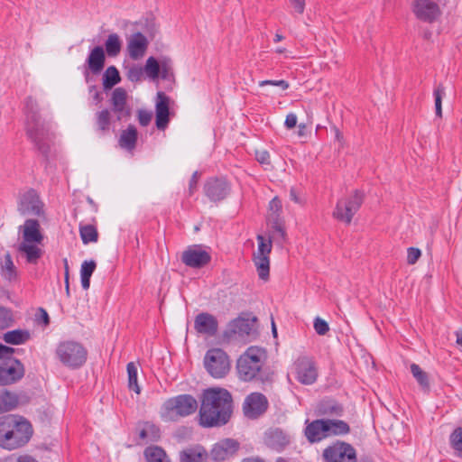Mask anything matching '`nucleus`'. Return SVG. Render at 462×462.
<instances>
[{"mask_svg":"<svg viewBox=\"0 0 462 462\" xmlns=\"http://www.w3.org/2000/svg\"><path fill=\"white\" fill-rule=\"evenodd\" d=\"M33 430L32 424L22 416L7 414L0 417V447L7 450L26 445Z\"/></svg>","mask_w":462,"mask_h":462,"instance_id":"nucleus-3","label":"nucleus"},{"mask_svg":"<svg viewBox=\"0 0 462 462\" xmlns=\"http://www.w3.org/2000/svg\"><path fill=\"white\" fill-rule=\"evenodd\" d=\"M275 86L280 87L282 90H286L289 88V83L286 80L280 79V80H262L259 82L260 87L264 86Z\"/></svg>","mask_w":462,"mask_h":462,"instance_id":"nucleus-52","label":"nucleus"},{"mask_svg":"<svg viewBox=\"0 0 462 462\" xmlns=\"http://www.w3.org/2000/svg\"><path fill=\"white\" fill-rule=\"evenodd\" d=\"M199 174L198 171H195L192 176H191V179L189 180V194L191 195L194 190L197 189V184H198V181H199Z\"/></svg>","mask_w":462,"mask_h":462,"instance_id":"nucleus-61","label":"nucleus"},{"mask_svg":"<svg viewBox=\"0 0 462 462\" xmlns=\"http://www.w3.org/2000/svg\"><path fill=\"white\" fill-rule=\"evenodd\" d=\"M420 255H421V252L420 249L415 248V247L408 248L407 263L409 264H414L419 260Z\"/></svg>","mask_w":462,"mask_h":462,"instance_id":"nucleus-51","label":"nucleus"},{"mask_svg":"<svg viewBox=\"0 0 462 462\" xmlns=\"http://www.w3.org/2000/svg\"><path fill=\"white\" fill-rule=\"evenodd\" d=\"M297 379L303 384H312L318 376L312 359L300 356L294 363Z\"/></svg>","mask_w":462,"mask_h":462,"instance_id":"nucleus-17","label":"nucleus"},{"mask_svg":"<svg viewBox=\"0 0 462 462\" xmlns=\"http://www.w3.org/2000/svg\"><path fill=\"white\" fill-rule=\"evenodd\" d=\"M147 462H169L165 451L160 447H149L144 450Z\"/></svg>","mask_w":462,"mask_h":462,"instance_id":"nucleus-38","label":"nucleus"},{"mask_svg":"<svg viewBox=\"0 0 462 462\" xmlns=\"http://www.w3.org/2000/svg\"><path fill=\"white\" fill-rule=\"evenodd\" d=\"M290 3L299 14H303L305 9V0H290Z\"/></svg>","mask_w":462,"mask_h":462,"instance_id":"nucleus-60","label":"nucleus"},{"mask_svg":"<svg viewBox=\"0 0 462 462\" xmlns=\"http://www.w3.org/2000/svg\"><path fill=\"white\" fill-rule=\"evenodd\" d=\"M111 123V113L108 109H103L96 114L97 130L105 134L108 132Z\"/></svg>","mask_w":462,"mask_h":462,"instance_id":"nucleus-37","label":"nucleus"},{"mask_svg":"<svg viewBox=\"0 0 462 462\" xmlns=\"http://www.w3.org/2000/svg\"><path fill=\"white\" fill-rule=\"evenodd\" d=\"M326 423L328 427V433L330 436L346 435L350 432L349 425L340 420H326Z\"/></svg>","mask_w":462,"mask_h":462,"instance_id":"nucleus-35","label":"nucleus"},{"mask_svg":"<svg viewBox=\"0 0 462 462\" xmlns=\"http://www.w3.org/2000/svg\"><path fill=\"white\" fill-rule=\"evenodd\" d=\"M143 74V70L142 68L133 67V68L129 69L127 77H128V79L133 82L139 81L142 79Z\"/></svg>","mask_w":462,"mask_h":462,"instance_id":"nucleus-54","label":"nucleus"},{"mask_svg":"<svg viewBox=\"0 0 462 462\" xmlns=\"http://www.w3.org/2000/svg\"><path fill=\"white\" fill-rule=\"evenodd\" d=\"M208 453L201 446L188 448L180 453V462H205Z\"/></svg>","mask_w":462,"mask_h":462,"instance_id":"nucleus-29","label":"nucleus"},{"mask_svg":"<svg viewBox=\"0 0 462 462\" xmlns=\"http://www.w3.org/2000/svg\"><path fill=\"white\" fill-rule=\"evenodd\" d=\"M204 365L214 378H223L230 370L228 356L220 348L209 349L205 356Z\"/></svg>","mask_w":462,"mask_h":462,"instance_id":"nucleus-8","label":"nucleus"},{"mask_svg":"<svg viewBox=\"0 0 462 462\" xmlns=\"http://www.w3.org/2000/svg\"><path fill=\"white\" fill-rule=\"evenodd\" d=\"M217 320L209 313L202 312L195 318L194 328L199 334L214 336L217 331Z\"/></svg>","mask_w":462,"mask_h":462,"instance_id":"nucleus-23","label":"nucleus"},{"mask_svg":"<svg viewBox=\"0 0 462 462\" xmlns=\"http://www.w3.org/2000/svg\"><path fill=\"white\" fill-rule=\"evenodd\" d=\"M313 327L317 334L323 336L326 335L327 332L329 330V327L327 321L320 319L319 317H317L314 319Z\"/></svg>","mask_w":462,"mask_h":462,"instance_id":"nucleus-47","label":"nucleus"},{"mask_svg":"<svg viewBox=\"0 0 462 462\" xmlns=\"http://www.w3.org/2000/svg\"><path fill=\"white\" fill-rule=\"evenodd\" d=\"M106 52L109 57H116L122 49V42L116 33L108 35L105 42Z\"/></svg>","mask_w":462,"mask_h":462,"instance_id":"nucleus-36","label":"nucleus"},{"mask_svg":"<svg viewBox=\"0 0 462 462\" xmlns=\"http://www.w3.org/2000/svg\"><path fill=\"white\" fill-rule=\"evenodd\" d=\"M138 139V132L134 125H129L123 130L118 139V144L122 149L132 152L135 149Z\"/></svg>","mask_w":462,"mask_h":462,"instance_id":"nucleus-28","label":"nucleus"},{"mask_svg":"<svg viewBox=\"0 0 462 462\" xmlns=\"http://www.w3.org/2000/svg\"><path fill=\"white\" fill-rule=\"evenodd\" d=\"M306 424L307 426L305 428L304 434L309 442H319L322 439L329 437L328 427L326 423V420L319 419L311 422L306 420Z\"/></svg>","mask_w":462,"mask_h":462,"instance_id":"nucleus-22","label":"nucleus"},{"mask_svg":"<svg viewBox=\"0 0 462 462\" xmlns=\"http://www.w3.org/2000/svg\"><path fill=\"white\" fill-rule=\"evenodd\" d=\"M284 125L288 129H292L297 125V116L294 113H289L286 116Z\"/></svg>","mask_w":462,"mask_h":462,"instance_id":"nucleus-58","label":"nucleus"},{"mask_svg":"<svg viewBox=\"0 0 462 462\" xmlns=\"http://www.w3.org/2000/svg\"><path fill=\"white\" fill-rule=\"evenodd\" d=\"M363 201L364 194L357 189L355 190L350 197L337 201L336 208L333 211V217L337 220L349 225L354 215L360 208Z\"/></svg>","mask_w":462,"mask_h":462,"instance_id":"nucleus-9","label":"nucleus"},{"mask_svg":"<svg viewBox=\"0 0 462 462\" xmlns=\"http://www.w3.org/2000/svg\"><path fill=\"white\" fill-rule=\"evenodd\" d=\"M326 462H356V452L354 447L346 442L337 441L323 451Z\"/></svg>","mask_w":462,"mask_h":462,"instance_id":"nucleus-11","label":"nucleus"},{"mask_svg":"<svg viewBox=\"0 0 462 462\" xmlns=\"http://www.w3.org/2000/svg\"><path fill=\"white\" fill-rule=\"evenodd\" d=\"M229 189L228 183L223 179H209L204 185L205 195L214 202L223 200Z\"/></svg>","mask_w":462,"mask_h":462,"instance_id":"nucleus-19","label":"nucleus"},{"mask_svg":"<svg viewBox=\"0 0 462 462\" xmlns=\"http://www.w3.org/2000/svg\"><path fill=\"white\" fill-rule=\"evenodd\" d=\"M80 236L84 244L97 242L98 234L97 228L92 225H86L79 228Z\"/></svg>","mask_w":462,"mask_h":462,"instance_id":"nucleus-40","label":"nucleus"},{"mask_svg":"<svg viewBox=\"0 0 462 462\" xmlns=\"http://www.w3.org/2000/svg\"><path fill=\"white\" fill-rule=\"evenodd\" d=\"M127 93L123 88L114 89L111 97V105L113 111L116 114L117 120L130 116V110L126 106Z\"/></svg>","mask_w":462,"mask_h":462,"instance_id":"nucleus-24","label":"nucleus"},{"mask_svg":"<svg viewBox=\"0 0 462 462\" xmlns=\"http://www.w3.org/2000/svg\"><path fill=\"white\" fill-rule=\"evenodd\" d=\"M170 97L162 91H159L156 96L155 103V116H156V127L159 130H164L170 122Z\"/></svg>","mask_w":462,"mask_h":462,"instance_id":"nucleus-20","label":"nucleus"},{"mask_svg":"<svg viewBox=\"0 0 462 462\" xmlns=\"http://www.w3.org/2000/svg\"><path fill=\"white\" fill-rule=\"evenodd\" d=\"M282 208V201L278 199V197H274L269 203V209L271 213L268 217H273V215L280 217Z\"/></svg>","mask_w":462,"mask_h":462,"instance_id":"nucleus-50","label":"nucleus"},{"mask_svg":"<svg viewBox=\"0 0 462 462\" xmlns=\"http://www.w3.org/2000/svg\"><path fill=\"white\" fill-rule=\"evenodd\" d=\"M19 232L22 234V241L18 245V251L25 255L27 263H37L43 254L42 249L39 246L43 241L39 221L26 219L24 224L19 226Z\"/></svg>","mask_w":462,"mask_h":462,"instance_id":"nucleus-5","label":"nucleus"},{"mask_svg":"<svg viewBox=\"0 0 462 462\" xmlns=\"http://www.w3.org/2000/svg\"><path fill=\"white\" fill-rule=\"evenodd\" d=\"M240 448V443L234 439H224L217 442L210 450L208 457L213 462H223L235 457Z\"/></svg>","mask_w":462,"mask_h":462,"instance_id":"nucleus-13","label":"nucleus"},{"mask_svg":"<svg viewBox=\"0 0 462 462\" xmlns=\"http://www.w3.org/2000/svg\"><path fill=\"white\" fill-rule=\"evenodd\" d=\"M105 60L106 54L103 47L96 46L87 59L88 68L92 73L97 74L104 69Z\"/></svg>","mask_w":462,"mask_h":462,"instance_id":"nucleus-26","label":"nucleus"},{"mask_svg":"<svg viewBox=\"0 0 462 462\" xmlns=\"http://www.w3.org/2000/svg\"><path fill=\"white\" fill-rule=\"evenodd\" d=\"M255 158L261 164L270 165V153L266 150H257L255 152Z\"/></svg>","mask_w":462,"mask_h":462,"instance_id":"nucleus-55","label":"nucleus"},{"mask_svg":"<svg viewBox=\"0 0 462 462\" xmlns=\"http://www.w3.org/2000/svg\"><path fill=\"white\" fill-rule=\"evenodd\" d=\"M38 312L39 314L37 315V321L42 322L44 326H48L50 323V318L47 311L42 308H39Z\"/></svg>","mask_w":462,"mask_h":462,"instance_id":"nucleus-59","label":"nucleus"},{"mask_svg":"<svg viewBox=\"0 0 462 462\" xmlns=\"http://www.w3.org/2000/svg\"><path fill=\"white\" fill-rule=\"evenodd\" d=\"M96 262L93 260L83 262L80 269V277L90 278L96 269Z\"/></svg>","mask_w":462,"mask_h":462,"instance_id":"nucleus-46","label":"nucleus"},{"mask_svg":"<svg viewBox=\"0 0 462 462\" xmlns=\"http://www.w3.org/2000/svg\"><path fill=\"white\" fill-rule=\"evenodd\" d=\"M435 113L439 118L442 117V98L446 96L445 88L442 84H439L434 91Z\"/></svg>","mask_w":462,"mask_h":462,"instance_id":"nucleus-42","label":"nucleus"},{"mask_svg":"<svg viewBox=\"0 0 462 462\" xmlns=\"http://www.w3.org/2000/svg\"><path fill=\"white\" fill-rule=\"evenodd\" d=\"M14 353V349L13 347L5 346L0 343V360H6L8 358H13L12 355Z\"/></svg>","mask_w":462,"mask_h":462,"instance_id":"nucleus-56","label":"nucleus"},{"mask_svg":"<svg viewBox=\"0 0 462 462\" xmlns=\"http://www.w3.org/2000/svg\"><path fill=\"white\" fill-rule=\"evenodd\" d=\"M18 462H36V460L30 456H21L18 458Z\"/></svg>","mask_w":462,"mask_h":462,"instance_id":"nucleus-64","label":"nucleus"},{"mask_svg":"<svg viewBox=\"0 0 462 462\" xmlns=\"http://www.w3.org/2000/svg\"><path fill=\"white\" fill-rule=\"evenodd\" d=\"M121 81L118 69L115 66H109L103 75V88L105 90L111 89Z\"/></svg>","mask_w":462,"mask_h":462,"instance_id":"nucleus-33","label":"nucleus"},{"mask_svg":"<svg viewBox=\"0 0 462 462\" xmlns=\"http://www.w3.org/2000/svg\"><path fill=\"white\" fill-rule=\"evenodd\" d=\"M268 220L271 223L273 229H274L280 236L284 239L286 233L281 217L277 215H273V217H268Z\"/></svg>","mask_w":462,"mask_h":462,"instance_id":"nucleus-45","label":"nucleus"},{"mask_svg":"<svg viewBox=\"0 0 462 462\" xmlns=\"http://www.w3.org/2000/svg\"><path fill=\"white\" fill-rule=\"evenodd\" d=\"M233 414V398L224 388L203 391L199 410V422L204 428H218L228 423Z\"/></svg>","mask_w":462,"mask_h":462,"instance_id":"nucleus-1","label":"nucleus"},{"mask_svg":"<svg viewBox=\"0 0 462 462\" xmlns=\"http://www.w3.org/2000/svg\"><path fill=\"white\" fill-rule=\"evenodd\" d=\"M25 113L27 134L38 149L46 154L51 139V128L48 123L42 121L38 103L32 97L25 100Z\"/></svg>","mask_w":462,"mask_h":462,"instance_id":"nucleus-4","label":"nucleus"},{"mask_svg":"<svg viewBox=\"0 0 462 462\" xmlns=\"http://www.w3.org/2000/svg\"><path fill=\"white\" fill-rule=\"evenodd\" d=\"M318 416H341L343 407L334 400H323L316 407Z\"/></svg>","mask_w":462,"mask_h":462,"instance_id":"nucleus-30","label":"nucleus"},{"mask_svg":"<svg viewBox=\"0 0 462 462\" xmlns=\"http://www.w3.org/2000/svg\"><path fill=\"white\" fill-rule=\"evenodd\" d=\"M290 440V436L281 429H271L264 435V443L276 451H282Z\"/></svg>","mask_w":462,"mask_h":462,"instance_id":"nucleus-25","label":"nucleus"},{"mask_svg":"<svg viewBox=\"0 0 462 462\" xmlns=\"http://www.w3.org/2000/svg\"><path fill=\"white\" fill-rule=\"evenodd\" d=\"M452 448L462 456V428H457L450 435Z\"/></svg>","mask_w":462,"mask_h":462,"instance_id":"nucleus-44","label":"nucleus"},{"mask_svg":"<svg viewBox=\"0 0 462 462\" xmlns=\"http://www.w3.org/2000/svg\"><path fill=\"white\" fill-rule=\"evenodd\" d=\"M18 405V397L8 391L0 392V413L9 411Z\"/></svg>","mask_w":462,"mask_h":462,"instance_id":"nucleus-34","label":"nucleus"},{"mask_svg":"<svg viewBox=\"0 0 462 462\" xmlns=\"http://www.w3.org/2000/svg\"><path fill=\"white\" fill-rule=\"evenodd\" d=\"M258 242L257 251L253 254V261L260 279L267 280L270 273V254L272 252V240L262 235L256 236Z\"/></svg>","mask_w":462,"mask_h":462,"instance_id":"nucleus-10","label":"nucleus"},{"mask_svg":"<svg viewBox=\"0 0 462 462\" xmlns=\"http://www.w3.org/2000/svg\"><path fill=\"white\" fill-rule=\"evenodd\" d=\"M18 211L23 216H41L43 213V203L34 189H29L21 196Z\"/></svg>","mask_w":462,"mask_h":462,"instance_id":"nucleus-16","label":"nucleus"},{"mask_svg":"<svg viewBox=\"0 0 462 462\" xmlns=\"http://www.w3.org/2000/svg\"><path fill=\"white\" fill-rule=\"evenodd\" d=\"M411 372L413 377L417 380L418 383L420 385L422 390L429 391L430 389V382L429 376L426 372H424L418 365L412 364L411 365Z\"/></svg>","mask_w":462,"mask_h":462,"instance_id":"nucleus-39","label":"nucleus"},{"mask_svg":"<svg viewBox=\"0 0 462 462\" xmlns=\"http://www.w3.org/2000/svg\"><path fill=\"white\" fill-rule=\"evenodd\" d=\"M64 262H65V290H66L67 296L69 297V266H68L67 259H65Z\"/></svg>","mask_w":462,"mask_h":462,"instance_id":"nucleus-63","label":"nucleus"},{"mask_svg":"<svg viewBox=\"0 0 462 462\" xmlns=\"http://www.w3.org/2000/svg\"><path fill=\"white\" fill-rule=\"evenodd\" d=\"M144 425L148 433V441H157L160 439V429L150 422H146Z\"/></svg>","mask_w":462,"mask_h":462,"instance_id":"nucleus-48","label":"nucleus"},{"mask_svg":"<svg viewBox=\"0 0 462 462\" xmlns=\"http://www.w3.org/2000/svg\"><path fill=\"white\" fill-rule=\"evenodd\" d=\"M268 400L261 393H252L246 396L243 403V411L248 419H257L268 409Z\"/></svg>","mask_w":462,"mask_h":462,"instance_id":"nucleus-14","label":"nucleus"},{"mask_svg":"<svg viewBox=\"0 0 462 462\" xmlns=\"http://www.w3.org/2000/svg\"><path fill=\"white\" fill-rule=\"evenodd\" d=\"M152 113L145 109H140L137 113L138 122L142 126H147L152 120Z\"/></svg>","mask_w":462,"mask_h":462,"instance_id":"nucleus-49","label":"nucleus"},{"mask_svg":"<svg viewBox=\"0 0 462 462\" xmlns=\"http://www.w3.org/2000/svg\"><path fill=\"white\" fill-rule=\"evenodd\" d=\"M412 11L419 20L430 23L435 22L441 14L439 5L432 0H413Z\"/></svg>","mask_w":462,"mask_h":462,"instance_id":"nucleus-15","label":"nucleus"},{"mask_svg":"<svg viewBox=\"0 0 462 462\" xmlns=\"http://www.w3.org/2000/svg\"><path fill=\"white\" fill-rule=\"evenodd\" d=\"M11 321V313L5 308H0V328L9 326Z\"/></svg>","mask_w":462,"mask_h":462,"instance_id":"nucleus-53","label":"nucleus"},{"mask_svg":"<svg viewBox=\"0 0 462 462\" xmlns=\"http://www.w3.org/2000/svg\"><path fill=\"white\" fill-rule=\"evenodd\" d=\"M31 337V334L25 329H14L7 331L4 334L3 339L5 343L11 345H21L27 342Z\"/></svg>","mask_w":462,"mask_h":462,"instance_id":"nucleus-32","label":"nucleus"},{"mask_svg":"<svg viewBox=\"0 0 462 462\" xmlns=\"http://www.w3.org/2000/svg\"><path fill=\"white\" fill-rule=\"evenodd\" d=\"M148 45L149 42L142 32L133 33L127 39L126 50L129 57L134 60L142 59L147 51Z\"/></svg>","mask_w":462,"mask_h":462,"instance_id":"nucleus-21","label":"nucleus"},{"mask_svg":"<svg viewBox=\"0 0 462 462\" xmlns=\"http://www.w3.org/2000/svg\"><path fill=\"white\" fill-rule=\"evenodd\" d=\"M290 199L297 203L302 205L304 201L301 199V198L299 196V193L297 192L295 188H291L290 190Z\"/></svg>","mask_w":462,"mask_h":462,"instance_id":"nucleus-62","label":"nucleus"},{"mask_svg":"<svg viewBox=\"0 0 462 462\" xmlns=\"http://www.w3.org/2000/svg\"><path fill=\"white\" fill-rule=\"evenodd\" d=\"M56 356L63 365L77 369L86 363L88 351L78 342L64 341L58 345Z\"/></svg>","mask_w":462,"mask_h":462,"instance_id":"nucleus-7","label":"nucleus"},{"mask_svg":"<svg viewBox=\"0 0 462 462\" xmlns=\"http://www.w3.org/2000/svg\"><path fill=\"white\" fill-rule=\"evenodd\" d=\"M210 260V254L198 245L189 246L181 255L183 263L191 268H201L208 264Z\"/></svg>","mask_w":462,"mask_h":462,"instance_id":"nucleus-18","label":"nucleus"},{"mask_svg":"<svg viewBox=\"0 0 462 462\" xmlns=\"http://www.w3.org/2000/svg\"><path fill=\"white\" fill-rule=\"evenodd\" d=\"M127 374H128V387L130 390L135 392L136 393H140V387L137 383V366L134 363L130 362L127 365Z\"/></svg>","mask_w":462,"mask_h":462,"instance_id":"nucleus-41","label":"nucleus"},{"mask_svg":"<svg viewBox=\"0 0 462 462\" xmlns=\"http://www.w3.org/2000/svg\"><path fill=\"white\" fill-rule=\"evenodd\" d=\"M255 318L253 319H237L232 324V330L241 337L253 336L255 334Z\"/></svg>","mask_w":462,"mask_h":462,"instance_id":"nucleus-31","label":"nucleus"},{"mask_svg":"<svg viewBox=\"0 0 462 462\" xmlns=\"http://www.w3.org/2000/svg\"><path fill=\"white\" fill-rule=\"evenodd\" d=\"M144 69L150 78L156 79L160 74V64L155 58L150 57L146 60Z\"/></svg>","mask_w":462,"mask_h":462,"instance_id":"nucleus-43","label":"nucleus"},{"mask_svg":"<svg viewBox=\"0 0 462 462\" xmlns=\"http://www.w3.org/2000/svg\"><path fill=\"white\" fill-rule=\"evenodd\" d=\"M161 77L163 79H168L170 76H172V71L170 64L166 61L162 62L160 65Z\"/></svg>","mask_w":462,"mask_h":462,"instance_id":"nucleus-57","label":"nucleus"},{"mask_svg":"<svg viewBox=\"0 0 462 462\" xmlns=\"http://www.w3.org/2000/svg\"><path fill=\"white\" fill-rule=\"evenodd\" d=\"M198 409L197 400L190 394H180L166 400L160 411L164 421H177L180 418L193 414Z\"/></svg>","mask_w":462,"mask_h":462,"instance_id":"nucleus-6","label":"nucleus"},{"mask_svg":"<svg viewBox=\"0 0 462 462\" xmlns=\"http://www.w3.org/2000/svg\"><path fill=\"white\" fill-rule=\"evenodd\" d=\"M24 375L23 365L16 358L0 360V385L16 383Z\"/></svg>","mask_w":462,"mask_h":462,"instance_id":"nucleus-12","label":"nucleus"},{"mask_svg":"<svg viewBox=\"0 0 462 462\" xmlns=\"http://www.w3.org/2000/svg\"><path fill=\"white\" fill-rule=\"evenodd\" d=\"M0 274L5 281L9 282L18 280V270L14 265L10 253H6L0 260Z\"/></svg>","mask_w":462,"mask_h":462,"instance_id":"nucleus-27","label":"nucleus"},{"mask_svg":"<svg viewBox=\"0 0 462 462\" xmlns=\"http://www.w3.org/2000/svg\"><path fill=\"white\" fill-rule=\"evenodd\" d=\"M267 355L263 347L250 346L236 362L238 378L244 382L270 383L273 372L266 365Z\"/></svg>","mask_w":462,"mask_h":462,"instance_id":"nucleus-2","label":"nucleus"}]
</instances>
